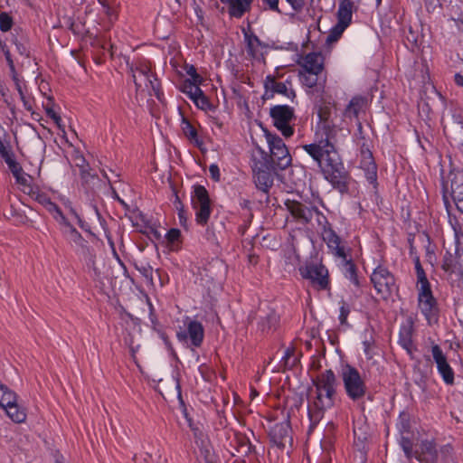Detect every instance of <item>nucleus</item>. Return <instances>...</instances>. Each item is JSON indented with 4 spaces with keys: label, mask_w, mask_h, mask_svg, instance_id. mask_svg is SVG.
<instances>
[{
    "label": "nucleus",
    "mask_w": 463,
    "mask_h": 463,
    "mask_svg": "<svg viewBox=\"0 0 463 463\" xmlns=\"http://www.w3.org/2000/svg\"><path fill=\"white\" fill-rule=\"evenodd\" d=\"M185 72L189 76V78L185 79V80H189L194 82L195 84H202L203 81V77L197 72L195 67L194 65H186Z\"/></svg>",
    "instance_id": "nucleus-39"
},
{
    "label": "nucleus",
    "mask_w": 463,
    "mask_h": 463,
    "mask_svg": "<svg viewBox=\"0 0 463 463\" xmlns=\"http://www.w3.org/2000/svg\"><path fill=\"white\" fill-rule=\"evenodd\" d=\"M295 12H300L305 5L304 0H286Z\"/></svg>",
    "instance_id": "nucleus-51"
},
{
    "label": "nucleus",
    "mask_w": 463,
    "mask_h": 463,
    "mask_svg": "<svg viewBox=\"0 0 463 463\" xmlns=\"http://www.w3.org/2000/svg\"><path fill=\"white\" fill-rule=\"evenodd\" d=\"M340 260L341 271L345 278L349 280L351 284L359 287V279L356 273L355 265L348 259V251L345 253V259H337Z\"/></svg>",
    "instance_id": "nucleus-27"
},
{
    "label": "nucleus",
    "mask_w": 463,
    "mask_h": 463,
    "mask_svg": "<svg viewBox=\"0 0 463 463\" xmlns=\"http://www.w3.org/2000/svg\"><path fill=\"white\" fill-rule=\"evenodd\" d=\"M418 307L429 325L438 321L439 307L437 299L434 298L430 284L417 285Z\"/></svg>",
    "instance_id": "nucleus-6"
},
{
    "label": "nucleus",
    "mask_w": 463,
    "mask_h": 463,
    "mask_svg": "<svg viewBox=\"0 0 463 463\" xmlns=\"http://www.w3.org/2000/svg\"><path fill=\"white\" fill-rule=\"evenodd\" d=\"M191 199L193 208L195 211L196 222L203 226L205 225L212 213L211 200L208 191L203 185H194Z\"/></svg>",
    "instance_id": "nucleus-8"
},
{
    "label": "nucleus",
    "mask_w": 463,
    "mask_h": 463,
    "mask_svg": "<svg viewBox=\"0 0 463 463\" xmlns=\"http://www.w3.org/2000/svg\"><path fill=\"white\" fill-rule=\"evenodd\" d=\"M363 351L367 360H373L374 355L376 354V348L374 341L372 337L369 339L365 338L362 342Z\"/></svg>",
    "instance_id": "nucleus-36"
},
{
    "label": "nucleus",
    "mask_w": 463,
    "mask_h": 463,
    "mask_svg": "<svg viewBox=\"0 0 463 463\" xmlns=\"http://www.w3.org/2000/svg\"><path fill=\"white\" fill-rule=\"evenodd\" d=\"M176 337L180 343L190 348L201 346L204 337V328L203 325L189 317L183 320V326L176 331Z\"/></svg>",
    "instance_id": "nucleus-5"
},
{
    "label": "nucleus",
    "mask_w": 463,
    "mask_h": 463,
    "mask_svg": "<svg viewBox=\"0 0 463 463\" xmlns=\"http://www.w3.org/2000/svg\"><path fill=\"white\" fill-rule=\"evenodd\" d=\"M361 168L364 170L366 179L373 184L377 179V166L373 155L369 150H362Z\"/></svg>",
    "instance_id": "nucleus-23"
},
{
    "label": "nucleus",
    "mask_w": 463,
    "mask_h": 463,
    "mask_svg": "<svg viewBox=\"0 0 463 463\" xmlns=\"http://www.w3.org/2000/svg\"><path fill=\"white\" fill-rule=\"evenodd\" d=\"M310 2H311V3H313V2H314V0H310Z\"/></svg>",
    "instance_id": "nucleus-59"
},
{
    "label": "nucleus",
    "mask_w": 463,
    "mask_h": 463,
    "mask_svg": "<svg viewBox=\"0 0 463 463\" xmlns=\"http://www.w3.org/2000/svg\"><path fill=\"white\" fill-rule=\"evenodd\" d=\"M413 333L414 326L412 321L408 320L401 325L398 344L406 351L411 359H413L414 352L416 351V347L413 343Z\"/></svg>",
    "instance_id": "nucleus-20"
},
{
    "label": "nucleus",
    "mask_w": 463,
    "mask_h": 463,
    "mask_svg": "<svg viewBox=\"0 0 463 463\" xmlns=\"http://www.w3.org/2000/svg\"><path fill=\"white\" fill-rule=\"evenodd\" d=\"M399 443L407 458H411L416 456V453H414L412 449V442L407 435H402Z\"/></svg>",
    "instance_id": "nucleus-37"
},
{
    "label": "nucleus",
    "mask_w": 463,
    "mask_h": 463,
    "mask_svg": "<svg viewBox=\"0 0 463 463\" xmlns=\"http://www.w3.org/2000/svg\"><path fill=\"white\" fill-rule=\"evenodd\" d=\"M0 406L14 422L25 420L26 411L18 404L16 393L3 383H0Z\"/></svg>",
    "instance_id": "nucleus-9"
},
{
    "label": "nucleus",
    "mask_w": 463,
    "mask_h": 463,
    "mask_svg": "<svg viewBox=\"0 0 463 463\" xmlns=\"http://www.w3.org/2000/svg\"><path fill=\"white\" fill-rule=\"evenodd\" d=\"M13 25L12 18L6 14H0V30L2 32H8Z\"/></svg>",
    "instance_id": "nucleus-44"
},
{
    "label": "nucleus",
    "mask_w": 463,
    "mask_h": 463,
    "mask_svg": "<svg viewBox=\"0 0 463 463\" xmlns=\"http://www.w3.org/2000/svg\"><path fill=\"white\" fill-rule=\"evenodd\" d=\"M302 71L321 73L324 68V57L319 52L307 53L300 62Z\"/></svg>",
    "instance_id": "nucleus-24"
},
{
    "label": "nucleus",
    "mask_w": 463,
    "mask_h": 463,
    "mask_svg": "<svg viewBox=\"0 0 463 463\" xmlns=\"http://www.w3.org/2000/svg\"><path fill=\"white\" fill-rule=\"evenodd\" d=\"M341 379L348 398L355 402L364 397L366 383L356 368L349 364L343 366Z\"/></svg>",
    "instance_id": "nucleus-4"
},
{
    "label": "nucleus",
    "mask_w": 463,
    "mask_h": 463,
    "mask_svg": "<svg viewBox=\"0 0 463 463\" xmlns=\"http://www.w3.org/2000/svg\"><path fill=\"white\" fill-rule=\"evenodd\" d=\"M371 281L377 294L384 300L397 291L394 276L384 266L378 265L371 275Z\"/></svg>",
    "instance_id": "nucleus-7"
},
{
    "label": "nucleus",
    "mask_w": 463,
    "mask_h": 463,
    "mask_svg": "<svg viewBox=\"0 0 463 463\" xmlns=\"http://www.w3.org/2000/svg\"><path fill=\"white\" fill-rule=\"evenodd\" d=\"M176 389L178 390V393H181V389L178 381L176 382Z\"/></svg>",
    "instance_id": "nucleus-56"
},
{
    "label": "nucleus",
    "mask_w": 463,
    "mask_h": 463,
    "mask_svg": "<svg viewBox=\"0 0 463 463\" xmlns=\"http://www.w3.org/2000/svg\"><path fill=\"white\" fill-rule=\"evenodd\" d=\"M450 194L457 209L463 213V171L452 170L449 175Z\"/></svg>",
    "instance_id": "nucleus-19"
},
{
    "label": "nucleus",
    "mask_w": 463,
    "mask_h": 463,
    "mask_svg": "<svg viewBox=\"0 0 463 463\" xmlns=\"http://www.w3.org/2000/svg\"><path fill=\"white\" fill-rule=\"evenodd\" d=\"M201 84H195L194 82L189 80H184L181 84V91L188 96L190 99L195 98L196 95L200 94L202 91L200 88Z\"/></svg>",
    "instance_id": "nucleus-34"
},
{
    "label": "nucleus",
    "mask_w": 463,
    "mask_h": 463,
    "mask_svg": "<svg viewBox=\"0 0 463 463\" xmlns=\"http://www.w3.org/2000/svg\"><path fill=\"white\" fill-rule=\"evenodd\" d=\"M0 156L6 163V165H8L10 171L12 172V174L14 177L16 175H19L21 174V172H23L22 167L14 160L13 154L11 153V151L8 147L5 148L3 151H0Z\"/></svg>",
    "instance_id": "nucleus-32"
},
{
    "label": "nucleus",
    "mask_w": 463,
    "mask_h": 463,
    "mask_svg": "<svg viewBox=\"0 0 463 463\" xmlns=\"http://www.w3.org/2000/svg\"><path fill=\"white\" fill-rule=\"evenodd\" d=\"M221 2L227 5L229 14L235 18H241L249 12L252 4V0H221Z\"/></svg>",
    "instance_id": "nucleus-26"
},
{
    "label": "nucleus",
    "mask_w": 463,
    "mask_h": 463,
    "mask_svg": "<svg viewBox=\"0 0 463 463\" xmlns=\"http://www.w3.org/2000/svg\"><path fill=\"white\" fill-rule=\"evenodd\" d=\"M254 180L257 188L264 193H268L273 185L274 175L272 170L266 164H257L253 166Z\"/></svg>",
    "instance_id": "nucleus-21"
},
{
    "label": "nucleus",
    "mask_w": 463,
    "mask_h": 463,
    "mask_svg": "<svg viewBox=\"0 0 463 463\" xmlns=\"http://www.w3.org/2000/svg\"><path fill=\"white\" fill-rule=\"evenodd\" d=\"M99 2H100V4L102 5L103 9H104L105 13L107 14V15H108L109 18L114 17V16H115V12H114V10H113L110 6H109L108 5H106L105 3L101 2V1H99Z\"/></svg>",
    "instance_id": "nucleus-53"
},
{
    "label": "nucleus",
    "mask_w": 463,
    "mask_h": 463,
    "mask_svg": "<svg viewBox=\"0 0 463 463\" xmlns=\"http://www.w3.org/2000/svg\"><path fill=\"white\" fill-rule=\"evenodd\" d=\"M349 313H350L349 306L346 305L345 303H342V305L340 306V308H339V316H338V319H339L341 325H345L346 323L347 317H348Z\"/></svg>",
    "instance_id": "nucleus-48"
},
{
    "label": "nucleus",
    "mask_w": 463,
    "mask_h": 463,
    "mask_svg": "<svg viewBox=\"0 0 463 463\" xmlns=\"http://www.w3.org/2000/svg\"><path fill=\"white\" fill-rule=\"evenodd\" d=\"M420 449L422 455L416 454L415 456V458H417L420 461H434L437 458V450L435 443L432 440H423L420 444Z\"/></svg>",
    "instance_id": "nucleus-29"
},
{
    "label": "nucleus",
    "mask_w": 463,
    "mask_h": 463,
    "mask_svg": "<svg viewBox=\"0 0 463 463\" xmlns=\"http://www.w3.org/2000/svg\"><path fill=\"white\" fill-rule=\"evenodd\" d=\"M431 354L436 364L437 371L443 382L448 385H452L455 380V373L441 347L437 344H433L431 345Z\"/></svg>",
    "instance_id": "nucleus-16"
},
{
    "label": "nucleus",
    "mask_w": 463,
    "mask_h": 463,
    "mask_svg": "<svg viewBox=\"0 0 463 463\" xmlns=\"http://www.w3.org/2000/svg\"><path fill=\"white\" fill-rule=\"evenodd\" d=\"M354 13V3L351 0H341L337 10V23L326 37V43L336 42L344 31L349 26Z\"/></svg>",
    "instance_id": "nucleus-11"
},
{
    "label": "nucleus",
    "mask_w": 463,
    "mask_h": 463,
    "mask_svg": "<svg viewBox=\"0 0 463 463\" xmlns=\"http://www.w3.org/2000/svg\"><path fill=\"white\" fill-rule=\"evenodd\" d=\"M133 81L136 85L137 90H140L143 85H145L146 89L151 93L153 91L154 95L159 99L160 96V89L159 82L156 76L150 71V69L146 66L137 67L133 71Z\"/></svg>",
    "instance_id": "nucleus-15"
},
{
    "label": "nucleus",
    "mask_w": 463,
    "mask_h": 463,
    "mask_svg": "<svg viewBox=\"0 0 463 463\" xmlns=\"http://www.w3.org/2000/svg\"><path fill=\"white\" fill-rule=\"evenodd\" d=\"M86 263H87L88 268L91 269L94 271L95 275H97L98 271H97V269L95 268V259L92 254L89 255V258H88Z\"/></svg>",
    "instance_id": "nucleus-52"
},
{
    "label": "nucleus",
    "mask_w": 463,
    "mask_h": 463,
    "mask_svg": "<svg viewBox=\"0 0 463 463\" xmlns=\"http://www.w3.org/2000/svg\"><path fill=\"white\" fill-rule=\"evenodd\" d=\"M287 205L291 215L303 223L308 222L316 216L319 224L322 225V239L327 245L331 253L336 259H345V253L348 250L343 244L341 238L332 229L323 213H321L317 208L308 207L298 202H292Z\"/></svg>",
    "instance_id": "nucleus-3"
},
{
    "label": "nucleus",
    "mask_w": 463,
    "mask_h": 463,
    "mask_svg": "<svg viewBox=\"0 0 463 463\" xmlns=\"http://www.w3.org/2000/svg\"><path fill=\"white\" fill-rule=\"evenodd\" d=\"M272 162L279 168L285 169L291 163V156L283 140L275 134L264 130Z\"/></svg>",
    "instance_id": "nucleus-10"
},
{
    "label": "nucleus",
    "mask_w": 463,
    "mask_h": 463,
    "mask_svg": "<svg viewBox=\"0 0 463 463\" xmlns=\"http://www.w3.org/2000/svg\"><path fill=\"white\" fill-rule=\"evenodd\" d=\"M28 194L32 196V198L42 204L55 221L59 218L62 219L63 213L61 210L54 202L50 199V197L45 193L40 191L38 188L34 189L30 187Z\"/></svg>",
    "instance_id": "nucleus-22"
},
{
    "label": "nucleus",
    "mask_w": 463,
    "mask_h": 463,
    "mask_svg": "<svg viewBox=\"0 0 463 463\" xmlns=\"http://www.w3.org/2000/svg\"><path fill=\"white\" fill-rule=\"evenodd\" d=\"M455 82L458 86L463 88V74L462 73H456L455 76Z\"/></svg>",
    "instance_id": "nucleus-54"
},
{
    "label": "nucleus",
    "mask_w": 463,
    "mask_h": 463,
    "mask_svg": "<svg viewBox=\"0 0 463 463\" xmlns=\"http://www.w3.org/2000/svg\"><path fill=\"white\" fill-rule=\"evenodd\" d=\"M209 173L213 180H214L215 182L220 181L221 172L219 166L216 164H211L209 165Z\"/></svg>",
    "instance_id": "nucleus-50"
},
{
    "label": "nucleus",
    "mask_w": 463,
    "mask_h": 463,
    "mask_svg": "<svg viewBox=\"0 0 463 463\" xmlns=\"http://www.w3.org/2000/svg\"><path fill=\"white\" fill-rule=\"evenodd\" d=\"M270 116L274 126L285 137H290L294 134V128L290 125L294 118V110L288 105H278L270 109Z\"/></svg>",
    "instance_id": "nucleus-12"
},
{
    "label": "nucleus",
    "mask_w": 463,
    "mask_h": 463,
    "mask_svg": "<svg viewBox=\"0 0 463 463\" xmlns=\"http://www.w3.org/2000/svg\"><path fill=\"white\" fill-rule=\"evenodd\" d=\"M181 232L178 229H170L165 234L166 246L171 251H177L180 248Z\"/></svg>",
    "instance_id": "nucleus-33"
},
{
    "label": "nucleus",
    "mask_w": 463,
    "mask_h": 463,
    "mask_svg": "<svg viewBox=\"0 0 463 463\" xmlns=\"http://www.w3.org/2000/svg\"><path fill=\"white\" fill-rule=\"evenodd\" d=\"M382 1H383V0H376V5H377V6H379V5L382 4Z\"/></svg>",
    "instance_id": "nucleus-57"
},
{
    "label": "nucleus",
    "mask_w": 463,
    "mask_h": 463,
    "mask_svg": "<svg viewBox=\"0 0 463 463\" xmlns=\"http://www.w3.org/2000/svg\"><path fill=\"white\" fill-rule=\"evenodd\" d=\"M251 395H254V396L257 395L256 391H251Z\"/></svg>",
    "instance_id": "nucleus-58"
},
{
    "label": "nucleus",
    "mask_w": 463,
    "mask_h": 463,
    "mask_svg": "<svg viewBox=\"0 0 463 463\" xmlns=\"http://www.w3.org/2000/svg\"><path fill=\"white\" fill-rule=\"evenodd\" d=\"M302 278L310 280L318 290H325L329 287V273L323 264H308L299 269Z\"/></svg>",
    "instance_id": "nucleus-13"
},
{
    "label": "nucleus",
    "mask_w": 463,
    "mask_h": 463,
    "mask_svg": "<svg viewBox=\"0 0 463 463\" xmlns=\"http://www.w3.org/2000/svg\"><path fill=\"white\" fill-rule=\"evenodd\" d=\"M303 149L320 165L324 163L325 178L340 192L347 189L348 175L343 163L339 160L335 146L328 139H321L312 144L304 145Z\"/></svg>",
    "instance_id": "nucleus-1"
},
{
    "label": "nucleus",
    "mask_w": 463,
    "mask_h": 463,
    "mask_svg": "<svg viewBox=\"0 0 463 463\" xmlns=\"http://www.w3.org/2000/svg\"><path fill=\"white\" fill-rule=\"evenodd\" d=\"M244 39L247 53L254 60L260 61L263 58V43L253 33H245Z\"/></svg>",
    "instance_id": "nucleus-25"
},
{
    "label": "nucleus",
    "mask_w": 463,
    "mask_h": 463,
    "mask_svg": "<svg viewBox=\"0 0 463 463\" xmlns=\"http://www.w3.org/2000/svg\"><path fill=\"white\" fill-rule=\"evenodd\" d=\"M51 100L48 101L46 105H44V109L46 114L55 122V124L61 128V117L54 111L53 108L50 104Z\"/></svg>",
    "instance_id": "nucleus-45"
},
{
    "label": "nucleus",
    "mask_w": 463,
    "mask_h": 463,
    "mask_svg": "<svg viewBox=\"0 0 463 463\" xmlns=\"http://www.w3.org/2000/svg\"><path fill=\"white\" fill-rule=\"evenodd\" d=\"M397 429L402 435H408L410 432V421L407 415L401 414L397 422Z\"/></svg>",
    "instance_id": "nucleus-40"
},
{
    "label": "nucleus",
    "mask_w": 463,
    "mask_h": 463,
    "mask_svg": "<svg viewBox=\"0 0 463 463\" xmlns=\"http://www.w3.org/2000/svg\"><path fill=\"white\" fill-rule=\"evenodd\" d=\"M289 426L288 422H282L279 424H275L272 428V432L274 435H278L280 439L286 437L288 433Z\"/></svg>",
    "instance_id": "nucleus-43"
},
{
    "label": "nucleus",
    "mask_w": 463,
    "mask_h": 463,
    "mask_svg": "<svg viewBox=\"0 0 463 463\" xmlns=\"http://www.w3.org/2000/svg\"><path fill=\"white\" fill-rule=\"evenodd\" d=\"M442 269L449 273L454 272V260L451 254L447 253L442 261Z\"/></svg>",
    "instance_id": "nucleus-46"
},
{
    "label": "nucleus",
    "mask_w": 463,
    "mask_h": 463,
    "mask_svg": "<svg viewBox=\"0 0 463 463\" xmlns=\"http://www.w3.org/2000/svg\"><path fill=\"white\" fill-rule=\"evenodd\" d=\"M178 217H179V222L182 225H185L186 223V217H185V213H184V211L183 209H180L179 212H178Z\"/></svg>",
    "instance_id": "nucleus-55"
},
{
    "label": "nucleus",
    "mask_w": 463,
    "mask_h": 463,
    "mask_svg": "<svg viewBox=\"0 0 463 463\" xmlns=\"http://www.w3.org/2000/svg\"><path fill=\"white\" fill-rule=\"evenodd\" d=\"M264 88L268 98L273 97L275 93L281 94L291 100L295 98V91L288 80L279 82L273 76L268 75L264 80Z\"/></svg>",
    "instance_id": "nucleus-18"
},
{
    "label": "nucleus",
    "mask_w": 463,
    "mask_h": 463,
    "mask_svg": "<svg viewBox=\"0 0 463 463\" xmlns=\"http://www.w3.org/2000/svg\"><path fill=\"white\" fill-rule=\"evenodd\" d=\"M133 81L136 85L137 90H140L143 85H145L146 89L151 93L153 91L154 95L159 99L160 96V89L159 82L156 76L150 71V69L146 66L137 67L133 71Z\"/></svg>",
    "instance_id": "nucleus-14"
},
{
    "label": "nucleus",
    "mask_w": 463,
    "mask_h": 463,
    "mask_svg": "<svg viewBox=\"0 0 463 463\" xmlns=\"http://www.w3.org/2000/svg\"><path fill=\"white\" fill-rule=\"evenodd\" d=\"M261 2L265 9H269L278 14L281 13L279 8V0H261Z\"/></svg>",
    "instance_id": "nucleus-49"
},
{
    "label": "nucleus",
    "mask_w": 463,
    "mask_h": 463,
    "mask_svg": "<svg viewBox=\"0 0 463 463\" xmlns=\"http://www.w3.org/2000/svg\"><path fill=\"white\" fill-rule=\"evenodd\" d=\"M318 74L317 72L301 71L299 72V78L303 85L307 88H313L317 84Z\"/></svg>",
    "instance_id": "nucleus-35"
},
{
    "label": "nucleus",
    "mask_w": 463,
    "mask_h": 463,
    "mask_svg": "<svg viewBox=\"0 0 463 463\" xmlns=\"http://www.w3.org/2000/svg\"><path fill=\"white\" fill-rule=\"evenodd\" d=\"M56 222L61 225L62 234L66 240L73 246L80 250H88L87 241L81 234L73 227L70 220L63 214L62 219L59 218Z\"/></svg>",
    "instance_id": "nucleus-17"
},
{
    "label": "nucleus",
    "mask_w": 463,
    "mask_h": 463,
    "mask_svg": "<svg viewBox=\"0 0 463 463\" xmlns=\"http://www.w3.org/2000/svg\"><path fill=\"white\" fill-rule=\"evenodd\" d=\"M364 106L365 99L364 98H353L345 110V117L349 118H356Z\"/></svg>",
    "instance_id": "nucleus-31"
},
{
    "label": "nucleus",
    "mask_w": 463,
    "mask_h": 463,
    "mask_svg": "<svg viewBox=\"0 0 463 463\" xmlns=\"http://www.w3.org/2000/svg\"><path fill=\"white\" fill-rule=\"evenodd\" d=\"M181 129L184 137L193 143L198 148H201L203 146V139L199 137L196 128L192 125V123L182 117L181 120Z\"/></svg>",
    "instance_id": "nucleus-28"
},
{
    "label": "nucleus",
    "mask_w": 463,
    "mask_h": 463,
    "mask_svg": "<svg viewBox=\"0 0 463 463\" xmlns=\"http://www.w3.org/2000/svg\"><path fill=\"white\" fill-rule=\"evenodd\" d=\"M14 178L19 184L24 186V191L28 193L29 188L31 187L29 184L30 176L24 174L23 171L19 175H16Z\"/></svg>",
    "instance_id": "nucleus-47"
},
{
    "label": "nucleus",
    "mask_w": 463,
    "mask_h": 463,
    "mask_svg": "<svg viewBox=\"0 0 463 463\" xmlns=\"http://www.w3.org/2000/svg\"><path fill=\"white\" fill-rule=\"evenodd\" d=\"M415 270L417 275V285L430 283L419 259L415 260Z\"/></svg>",
    "instance_id": "nucleus-41"
},
{
    "label": "nucleus",
    "mask_w": 463,
    "mask_h": 463,
    "mask_svg": "<svg viewBox=\"0 0 463 463\" xmlns=\"http://www.w3.org/2000/svg\"><path fill=\"white\" fill-rule=\"evenodd\" d=\"M61 203L63 207L69 212V213L75 218L79 226L85 232H90V226L88 222H86L80 214L76 212V210L72 207L70 200L65 196L59 197Z\"/></svg>",
    "instance_id": "nucleus-30"
},
{
    "label": "nucleus",
    "mask_w": 463,
    "mask_h": 463,
    "mask_svg": "<svg viewBox=\"0 0 463 463\" xmlns=\"http://www.w3.org/2000/svg\"><path fill=\"white\" fill-rule=\"evenodd\" d=\"M191 100L198 109L202 110L208 111L212 109V104L210 103L209 99L206 98L203 90L200 92V94L196 95V97L193 98Z\"/></svg>",
    "instance_id": "nucleus-38"
},
{
    "label": "nucleus",
    "mask_w": 463,
    "mask_h": 463,
    "mask_svg": "<svg viewBox=\"0 0 463 463\" xmlns=\"http://www.w3.org/2000/svg\"><path fill=\"white\" fill-rule=\"evenodd\" d=\"M315 391L307 398V413L311 427L323 419L326 411L334 406L336 378L332 370H326L314 382Z\"/></svg>",
    "instance_id": "nucleus-2"
},
{
    "label": "nucleus",
    "mask_w": 463,
    "mask_h": 463,
    "mask_svg": "<svg viewBox=\"0 0 463 463\" xmlns=\"http://www.w3.org/2000/svg\"><path fill=\"white\" fill-rule=\"evenodd\" d=\"M281 359L284 361L286 366H294L297 361L295 357V349L293 347H288L284 351V354Z\"/></svg>",
    "instance_id": "nucleus-42"
}]
</instances>
